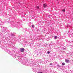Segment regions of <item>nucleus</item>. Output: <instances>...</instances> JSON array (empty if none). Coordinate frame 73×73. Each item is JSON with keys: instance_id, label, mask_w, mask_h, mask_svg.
Masks as SVG:
<instances>
[{"instance_id": "2", "label": "nucleus", "mask_w": 73, "mask_h": 73, "mask_svg": "<svg viewBox=\"0 0 73 73\" xmlns=\"http://www.w3.org/2000/svg\"><path fill=\"white\" fill-rule=\"evenodd\" d=\"M43 7L44 8H46V7H47V5H46V4H43Z\"/></svg>"}, {"instance_id": "5", "label": "nucleus", "mask_w": 73, "mask_h": 73, "mask_svg": "<svg viewBox=\"0 0 73 73\" xmlns=\"http://www.w3.org/2000/svg\"><path fill=\"white\" fill-rule=\"evenodd\" d=\"M57 36H55L54 37V38L55 39H57Z\"/></svg>"}, {"instance_id": "7", "label": "nucleus", "mask_w": 73, "mask_h": 73, "mask_svg": "<svg viewBox=\"0 0 73 73\" xmlns=\"http://www.w3.org/2000/svg\"><path fill=\"white\" fill-rule=\"evenodd\" d=\"M62 65H65V63H63L62 64Z\"/></svg>"}, {"instance_id": "3", "label": "nucleus", "mask_w": 73, "mask_h": 73, "mask_svg": "<svg viewBox=\"0 0 73 73\" xmlns=\"http://www.w3.org/2000/svg\"><path fill=\"white\" fill-rule=\"evenodd\" d=\"M65 62H69V60H67V59H66V60H65Z\"/></svg>"}, {"instance_id": "12", "label": "nucleus", "mask_w": 73, "mask_h": 73, "mask_svg": "<svg viewBox=\"0 0 73 73\" xmlns=\"http://www.w3.org/2000/svg\"><path fill=\"white\" fill-rule=\"evenodd\" d=\"M59 65H58V66Z\"/></svg>"}, {"instance_id": "9", "label": "nucleus", "mask_w": 73, "mask_h": 73, "mask_svg": "<svg viewBox=\"0 0 73 73\" xmlns=\"http://www.w3.org/2000/svg\"><path fill=\"white\" fill-rule=\"evenodd\" d=\"M37 8V9H38V8H39V6H38L36 7Z\"/></svg>"}, {"instance_id": "11", "label": "nucleus", "mask_w": 73, "mask_h": 73, "mask_svg": "<svg viewBox=\"0 0 73 73\" xmlns=\"http://www.w3.org/2000/svg\"><path fill=\"white\" fill-rule=\"evenodd\" d=\"M52 65V63H50V65Z\"/></svg>"}, {"instance_id": "1", "label": "nucleus", "mask_w": 73, "mask_h": 73, "mask_svg": "<svg viewBox=\"0 0 73 73\" xmlns=\"http://www.w3.org/2000/svg\"><path fill=\"white\" fill-rule=\"evenodd\" d=\"M24 50H25V49H24V48H21V52H24Z\"/></svg>"}, {"instance_id": "6", "label": "nucleus", "mask_w": 73, "mask_h": 73, "mask_svg": "<svg viewBox=\"0 0 73 73\" xmlns=\"http://www.w3.org/2000/svg\"><path fill=\"white\" fill-rule=\"evenodd\" d=\"M62 11L63 12H65V9H64L62 10Z\"/></svg>"}, {"instance_id": "13", "label": "nucleus", "mask_w": 73, "mask_h": 73, "mask_svg": "<svg viewBox=\"0 0 73 73\" xmlns=\"http://www.w3.org/2000/svg\"><path fill=\"white\" fill-rule=\"evenodd\" d=\"M57 1H58V0H56Z\"/></svg>"}, {"instance_id": "10", "label": "nucleus", "mask_w": 73, "mask_h": 73, "mask_svg": "<svg viewBox=\"0 0 73 73\" xmlns=\"http://www.w3.org/2000/svg\"><path fill=\"white\" fill-rule=\"evenodd\" d=\"M38 73H42V72H38Z\"/></svg>"}, {"instance_id": "4", "label": "nucleus", "mask_w": 73, "mask_h": 73, "mask_svg": "<svg viewBox=\"0 0 73 73\" xmlns=\"http://www.w3.org/2000/svg\"><path fill=\"white\" fill-rule=\"evenodd\" d=\"M32 28H34L35 27V25H32Z\"/></svg>"}, {"instance_id": "8", "label": "nucleus", "mask_w": 73, "mask_h": 73, "mask_svg": "<svg viewBox=\"0 0 73 73\" xmlns=\"http://www.w3.org/2000/svg\"><path fill=\"white\" fill-rule=\"evenodd\" d=\"M47 53H48V54H49L50 53V52L48 51L47 52Z\"/></svg>"}]
</instances>
